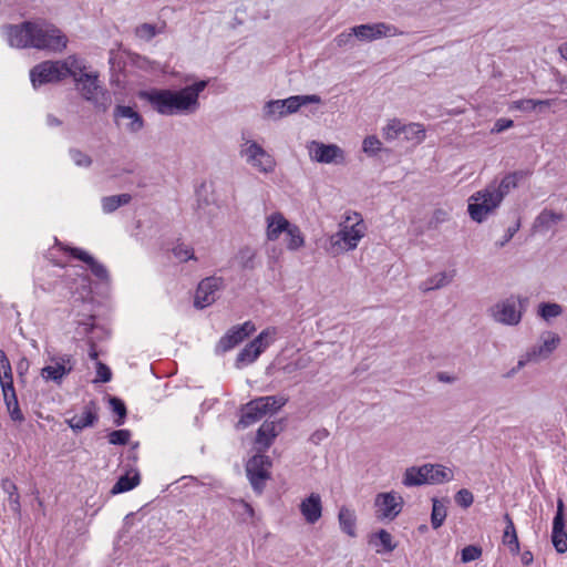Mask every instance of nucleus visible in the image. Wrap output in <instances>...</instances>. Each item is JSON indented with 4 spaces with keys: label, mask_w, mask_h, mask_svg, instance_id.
I'll return each mask as SVG.
<instances>
[{
    "label": "nucleus",
    "mask_w": 567,
    "mask_h": 567,
    "mask_svg": "<svg viewBox=\"0 0 567 567\" xmlns=\"http://www.w3.org/2000/svg\"><path fill=\"white\" fill-rule=\"evenodd\" d=\"M2 33L8 44L16 49L62 52L68 44L66 35L55 24L42 18L4 24Z\"/></svg>",
    "instance_id": "f257e3e1"
},
{
    "label": "nucleus",
    "mask_w": 567,
    "mask_h": 567,
    "mask_svg": "<svg viewBox=\"0 0 567 567\" xmlns=\"http://www.w3.org/2000/svg\"><path fill=\"white\" fill-rule=\"evenodd\" d=\"M206 86L207 81L200 80L179 90L151 89L137 95L161 115L192 114L199 109L198 97Z\"/></svg>",
    "instance_id": "f03ea898"
},
{
    "label": "nucleus",
    "mask_w": 567,
    "mask_h": 567,
    "mask_svg": "<svg viewBox=\"0 0 567 567\" xmlns=\"http://www.w3.org/2000/svg\"><path fill=\"white\" fill-rule=\"evenodd\" d=\"M365 225L361 214L352 212L347 214L340 224V229L330 236L327 251L332 256L353 250L365 233Z\"/></svg>",
    "instance_id": "7ed1b4c3"
},
{
    "label": "nucleus",
    "mask_w": 567,
    "mask_h": 567,
    "mask_svg": "<svg viewBox=\"0 0 567 567\" xmlns=\"http://www.w3.org/2000/svg\"><path fill=\"white\" fill-rule=\"evenodd\" d=\"M288 402V398L279 395L259 396L250 400L240 408V417L236 424V429L244 430L267 414L277 413Z\"/></svg>",
    "instance_id": "20e7f679"
},
{
    "label": "nucleus",
    "mask_w": 567,
    "mask_h": 567,
    "mask_svg": "<svg viewBox=\"0 0 567 567\" xmlns=\"http://www.w3.org/2000/svg\"><path fill=\"white\" fill-rule=\"evenodd\" d=\"M277 334L276 327H268L262 330L255 339L248 342L237 354L235 367H243L254 363L258 357L275 341Z\"/></svg>",
    "instance_id": "39448f33"
},
{
    "label": "nucleus",
    "mask_w": 567,
    "mask_h": 567,
    "mask_svg": "<svg viewBox=\"0 0 567 567\" xmlns=\"http://www.w3.org/2000/svg\"><path fill=\"white\" fill-rule=\"evenodd\" d=\"M271 466L272 461L266 454L258 453L248 460L246 464V473L248 481L256 494H262L267 481H269L271 477Z\"/></svg>",
    "instance_id": "423d86ee"
},
{
    "label": "nucleus",
    "mask_w": 567,
    "mask_h": 567,
    "mask_svg": "<svg viewBox=\"0 0 567 567\" xmlns=\"http://www.w3.org/2000/svg\"><path fill=\"white\" fill-rule=\"evenodd\" d=\"M97 78L96 73H89L75 84L84 100L91 102L97 110L105 112L111 105L112 99L110 93L100 85Z\"/></svg>",
    "instance_id": "0eeeda50"
},
{
    "label": "nucleus",
    "mask_w": 567,
    "mask_h": 567,
    "mask_svg": "<svg viewBox=\"0 0 567 567\" xmlns=\"http://www.w3.org/2000/svg\"><path fill=\"white\" fill-rule=\"evenodd\" d=\"M403 506V497L394 491L379 493L374 498L375 517L379 520L395 519L402 512Z\"/></svg>",
    "instance_id": "6e6552de"
},
{
    "label": "nucleus",
    "mask_w": 567,
    "mask_h": 567,
    "mask_svg": "<svg viewBox=\"0 0 567 567\" xmlns=\"http://www.w3.org/2000/svg\"><path fill=\"white\" fill-rule=\"evenodd\" d=\"M501 203L494 198L491 188L477 192L470 197L467 212L470 217L476 223H483L488 214L497 208Z\"/></svg>",
    "instance_id": "1a4fd4ad"
},
{
    "label": "nucleus",
    "mask_w": 567,
    "mask_h": 567,
    "mask_svg": "<svg viewBox=\"0 0 567 567\" xmlns=\"http://www.w3.org/2000/svg\"><path fill=\"white\" fill-rule=\"evenodd\" d=\"M62 61H43L30 70V80L34 89L64 79Z\"/></svg>",
    "instance_id": "9d476101"
},
{
    "label": "nucleus",
    "mask_w": 567,
    "mask_h": 567,
    "mask_svg": "<svg viewBox=\"0 0 567 567\" xmlns=\"http://www.w3.org/2000/svg\"><path fill=\"white\" fill-rule=\"evenodd\" d=\"M255 331L256 326L250 320L244 322L243 324L233 326L216 343L215 353L224 354L230 351L239 343H241L246 338L250 337Z\"/></svg>",
    "instance_id": "9b49d317"
},
{
    "label": "nucleus",
    "mask_w": 567,
    "mask_h": 567,
    "mask_svg": "<svg viewBox=\"0 0 567 567\" xmlns=\"http://www.w3.org/2000/svg\"><path fill=\"white\" fill-rule=\"evenodd\" d=\"M355 38L363 42H371L382 38L402 35L403 31L385 22L367 23L353 27Z\"/></svg>",
    "instance_id": "f8f14e48"
},
{
    "label": "nucleus",
    "mask_w": 567,
    "mask_h": 567,
    "mask_svg": "<svg viewBox=\"0 0 567 567\" xmlns=\"http://www.w3.org/2000/svg\"><path fill=\"white\" fill-rule=\"evenodd\" d=\"M308 152L310 158L318 163L338 165L344 162V152L336 144L311 141L308 145Z\"/></svg>",
    "instance_id": "ddd939ff"
},
{
    "label": "nucleus",
    "mask_w": 567,
    "mask_h": 567,
    "mask_svg": "<svg viewBox=\"0 0 567 567\" xmlns=\"http://www.w3.org/2000/svg\"><path fill=\"white\" fill-rule=\"evenodd\" d=\"M247 162L257 168L260 173H271L275 171L276 161L272 155L266 152L257 142L250 141L246 148L241 151Z\"/></svg>",
    "instance_id": "4468645a"
},
{
    "label": "nucleus",
    "mask_w": 567,
    "mask_h": 567,
    "mask_svg": "<svg viewBox=\"0 0 567 567\" xmlns=\"http://www.w3.org/2000/svg\"><path fill=\"white\" fill-rule=\"evenodd\" d=\"M50 364L41 370V375L47 381H53L61 384L64 377L70 374L74 368L75 361L70 354H62L50 358Z\"/></svg>",
    "instance_id": "2eb2a0df"
},
{
    "label": "nucleus",
    "mask_w": 567,
    "mask_h": 567,
    "mask_svg": "<svg viewBox=\"0 0 567 567\" xmlns=\"http://www.w3.org/2000/svg\"><path fill=\"white\" fill-rule=\"evenodd\" d=\"M223 279L217 277H207L203 279L196 289L194 306L204 309L213 305L216 300V292L221 288Z\"/></svg>",
    "instance_id": "dca6fc26"
},
{
    "label": "nucleus",
    "mask_w": 567,
    "mask_h": 567,
    "mask_svg": "<svg viewBox=\"0 0 567 567\" xmlns=\"http://www.w3.org/2000/svg\"><path fill=\"white\" fill-rule=\"evenodd\" d=\"M516 299L512 296L497 302L492 309L493 318L503 324L516 326L522 320V311L517 309Z\"/></svg>",
    "instance_id": "f3484780"
},
{
    "label": "nucleus",
    "mask_w": 567,
    "mask_h": 567,
    "mask_svg": "<svg viewBox=\"0 0 567 567\" xmlns=\"http://www.w3.org/2000/svg\"><path fill=\"white\" fill-rule=\"evenodd\" d=\"M64 251H66L72 258L78 259L86 264L87 268L92 272L94 277L103 282L110 281V274L106 267L99 262L93 256H91L87 251L78 248V247H62Z\"/></svg>",
    "instance_id": "a211bd4d"
},
{
    "label": "nucleus",
    "mask_w": 567,
    "mask_h": 567,
    "mask_svg": "<svg viewBox=\"0 0 567 567\" xmlns=\"http://www.w3.org/2000/svg\"><path fill=\"white\" fill-rule=\"evenodd\" d=\"M532 173L533 172L530 169L511 172L502 178L497 187L488 186L487 188H491V193L494 195V198L502 203L504 197L512 189L516 188L520 182L528 178Z\"/></svg>",
    "instance_id": "6ab92c4d"
},
{
    "label": "nucleus",
    "mask_w": 567,
    "mask_h": 567,
    "mask_svg": "<svg viewBox=\"0 0 567 567\" xmlns=\"http://www.w3.org/2000/svg\"><path fill=\"white\" fill-rule=\"evenodd\" d=\"M99 421V406L94 400L89 401L80 414L66 420L73 432L79 433L86 427L93 426Z\"/></svg>",
    "instance_id": "aec40b11"
},
{
    "label": "nucleus",
    "mask_w": 567,
    "mask_h": 567,
    "mask_svg": "<svg viewBox=\"0 0 567 567\" xmlns=\"http://www.w3.org/2000/svg\"><path fill=\"white\" fill-rule=\"evenodd\" d=\"M299 509L308 524H316L322 516V501L318 493H311L301 501Z\"/></svg>",
    "instance_id": "412c9836"
},
{
    "label": "nucleus",
    "mask_w": 567,
    "mask_h": 567,
    "mask_svg": "<svg viewBox=\"0 0 567 567\" xmlns=\"http://www.w3.org/2000/svg\"><path fill=\"white\" fill-rule=\"evenodd\" d=\"M113 116L116 124H118L121 118H127L130 122L125 127L130 133H137L144 127L145 122L143 116L131 106L116 105Z\"/></svg>",
    "instance_id": "4be33fe9"
},
{
    "label": "nucleus",
    "mask_w": 567,
    "mask_h": 567,
    "mask_svg": "<svg viewBox=\"0 0 567 567\" xmlns=\"http://www.w3.org/2000/svg\"><path fill=\"white\" fill-rule=\"evenodd\" d=\"M1 391H2V395H3V402H4V405L7 408L10 419L16 423H23L25 417L20 409L14 385H9L7 383L4 385V390H1Z\"/></svg>",
    "instance_id": "5701e85b"
},
{
    "label": "nucleus",
    "mask_w": 567,
    "mask_h": 567,
    "mask_svg": "<svg viewBox=\"0 0 567 567\" xmlns=\"http://www.w3.org/2000/svg\"><path fill=\"white\" fill-rule=\"evenodd\" d=\"M291 225L280 212L270 214L267 216V239L270 241L277 240L282 233H287Z\"/></svg>",
    "instance_id": "b1692460"
},
{
    "label": "nucleus",
    "mask_w": 567,
    "mask_h": 567,
    "mask_svg": "<svg viewBox=\"0 0 567 567\" xmlns=\"http://www.w3.org/2000/svg\"><path fill=\"white\" fill-rule=\"evenodd\" d=\"M278 423L275 421H265L256 433V444L259 445V450L265 452L274 443L275 439L279 434L281 429H277Z\"/></svg>",
    "instance_id": "393cba45"
},
{
    "label": "nucleus",
    "mask_w": 567,
    "mask_h": 567,
    "mask_svg": "<svg viewBox=\"0 0 567 567\" xmlns=\"http://www.w3.org/2000/svg\"><path fill=\"white\" fill-rule=\"evenodd\" d=\"M432 470V464L408 467L403 474L402 484L406 487L421 486L429 484L427 472Z\"/></svg>",
    "instance_id": "a878e982"
},
{
    "label": "nucleus",
    "mask_w": 567,
    "mask_h": 567,
    "mask_svg": "<svg viewBox=\"0 0 567 567\" xmlns=\"http://www.w3.org/2000/svg\"><path fill=\"white\" fill-rule=\"evenodd\" d=\"M369 544L375 548L378 554L392 553L398 546L386 529H380L371 534Z\"/></svg>",
    "instance_id": "bb28decb"
},
{
    "label": "nucleus",
    "mask_w": 567,
    "mask_h": 567,
    "mask_svg": "<svg viewBox=\"0 0 567 567\" xmlns=\"http://www.w3.org/2000/svg\"><path fill=\"white\" fill-rule=\"evenodd\" d=\"M559 337L555 333H548V338L539 346H536L532 351L527 352V360H537L547 358L559 344Z\"/></svg>",
    "instance_id": "cd10ccee"
},
{
    "label": "nucleus",
    "mask_w": 567,
    "mask_h": 567,
    "mask_svg": "<svg viewBox=\"0 0 567 567\" xmlns=\"http://www.w3.org/2000/svg\"><path fill=\"white\" fill-rule=\"evenodd\" d=\"M338 522L342 533L349 537L357 536V515L355 512L347 506H342L338 513Z\"/></svg>",
    "instance_id": "c85d7f7f"
},
{
    "label": "nucleus",
    "mask_w": 567,
    "mask_h": 567,
    "mask_svg": "<svg viewBox=\"0 0 567 567\" xmlns=\"http://www.w3.org/2000/svg\"><path fill=\"white\" fill-rule=\"evenodd\" d=\"M503 518L506 523V527L504 529L502 542L509 548V551L513 555H517L520 548L514 522L508 513H505Z\"/></svg>",
    "instance_id": "c756f323"
},
{
    "label": "nucleus",
    "mask_w": 567,
    "mask_h": 567,
    "mask_svg": "<svg viewBox=\"0 0 567 567\" xmlns=\"http://www.w3.org/2000/svg\"><path fill=\"white\" fill-rule=\"evenodd\" d=\"M133 474L126 472L124 475H121L117 482L113 485L111 493L113 495L128 492L136 487L141 482L140 472L134 468L132 470Z\"/></svg>",
    "instance_id": "7c9ffc66"
},
{
    "label": "nucleus",
    "mask_w": 567,
    "mask_h": 567,
    "mask_svg": "<svg viewBox=\"0 0 567 567\" xmlns=\"http://www.w3.org/2000/svg\"><path fill=\"white\" fill-rule=\"evenodd\" d=\"M564 215L551 209H543L534 220V228L540 231L548 230L554 224L561 221Z\"/></svg>",
    "instance_id": "2f4dec72"
},
{
    "label": "nucleus",
    "mask_w": 567,
    "mask_h": 567,
    "mask_svg": "<svg viewBox=\"0 0 567 567\" xmlns=\"http://www.w3.org/2000/svg\"><path fill=\"white\" fill-rule=\"evenodd\" d=\"M64 79L66 76L73 78L74 82H81L84 75L86 66L82 61L78 60L74 56H70L66 61H62Z\"/></svg>",
    "instance_id": "473e14b6"
},
{
    "label": "nucleus",
    "mask_w": 567,
    "mask_h": 567,
    "mask_svg": "<svg viewBox=\"0 0 567 567\" xmlns=\"http://www.w3.org/2000/svg\"><path fill=\"white\" fill-rule=\"evenodd\" d=\"M321 102V97L316 94L311 95H293L284 100L285 103V112L287 114H291L297 112L301 106L307 105L309 103L319 104Z\"/></svg>",
    "instance_id": "72a5a7b5"
},
{
    "label": "nucleus",
    "mask_w": 567,
    "mask_h": 567,
    "mask_svg": "<svg viewBox=\"0 0 567 567\" xmlns=\"http://www.w3.org/2000/svg\"><path fill=\"white\" fill-rule=\"evenodd\" d=\"M230 511L243 523L251 522L255 517V509L244 499H231Z\"/></svg>",
    "instance_id": "f704fd0d"
},
{
    "label": "nucleus",
    "mask_w": 567,
    "mask_h": 567,
    "mask_svg": "<svg viewBox=\"0 0 567 567\" xmlns=\"http://www.w3.org/2000/svg\"><path fill=\"white\" fill-rule=\"evenodd\" d=\"M1 487L4 493L8 494V502L10 509L17 514L21 515V503H20V495L18 493V487L16 483H13L10 478H3L1 481Z\"/></svg>",
    "instance_id": "c9c22d12"
},
{
    "label": "nucleus",
    "mask_w": 567,
    "mask_h": 567,
    "mask_svg": "<svg viewBox=\"0 0 567 567\" xmlns=\"http://www.w3.org/2000/svg\"><path fill=\"white\" fill-rule=\"evenodd\" d=\"M551 543L555 549L563 554L567 551V528L565 523H553Z\"/></svg>",
    "instance_id": "e433bc0d"
},
{
    "label": "nucleus",
    "mask_w": 567,
    "mask_h": 567,
    "mask_svg": "<svg viewBox=\"0 0 567 567\" xmlns=\"http://www.w3.org/2000/svg\"><path fill=\"white\" fill-rule=\"evenodd\" d=\"M453 471L442 464H432V470L427 472L429 484H442L452 481Z\"/></svg>",
    "instance_id": "4c0bfd02"
},
{
    "label": "nucleus",
    "mask_w": 567,
    "mask_h": 567,
    "mask_svg": "<svg viewBox=\"0 0 567 567\" xmlns=\"http://www.w3.org/2000/svg\"><path fill=\"white\" fill-rule=\"evenodd\" d=\"M132 196L126 193L120 195L105 196L101 200L102 209L105 214H111L121 206L130 204Z\"/></svg>",
    "instance_id": "58836bf2"
},
{
    "label": "nucleus",
    "mask_w": 567,
    "mask_h": 567,
    "mask_svg": "<svg viewBox=\"0 0 567 567\" xmlns=\"http://www.w3.org/2000/svg\"><path fill=\"white\" fill-rule=\"evenodd\" d=\"M554 100H535V99H522L514 101L511 105V109L518 110L522 112H533L537 107L550 106Z\"/></svg>",
    "instance_id": "ea45409f"
},
{
    "label": "nucleus",
    "mask_w": 567,
    "mask_h": 567,
    "mask_svg": "<svg viewBox=\"0 0 567 567\" xmlns=\"http://www.w3.org/2000/svg\"><path fill=\"white\" fill-rule=\"evenodd\" d=\"M7 383L9 385H14L12 368H11V363H10L6 352L2 349H0V386H1V390H4V385Z\"/></svg>",
    "instance_id": "a19ab883"
},
{
    "label": "nucleus",
    "mask_w": 567,
    "mask_h": 567,
    "mask_svg": "<svg viewBox=\"0 0 567 567\" xmlns=\"http://www.w3.org/2000/svg\"><path fill=\"white\" fill-rule=\"evenodd\" d=\"M402 134L404 135L405 140L415 144L423 142L425 138V130L423 125L419 123H410L404 125Z\"/></svg>",
    "instance_id": "79ce46f5"
},
{
    "label": "nucleus",
    "mask_w": 567,
    "mask_h": 567,
    "mask_svg": "<svg viewBox=\"0 0 567 567\" xmlns=\"http://www.w3.org/2000/svg\"><path fill=\"white\" fill-rule=\"evenodd\" d=\"M431 524L434 529L441 527L446 518V506L437 498L432 499Z\"/></svg>",
    "instance_id": "37998d69"
},
{
    "label": "nucleus",
    "mask_w": 567,
    "mask_h": 567,
    "mask_svg": "<svg viewBox=\"0 0 567 567\" xmlns=\"http://www.w3.org/2000/svg\"><path fill=\"white\" fill-rule=\"evenodd\" d=\"M287 248L289 250H298L299 248L303 247L305 245V237L299 228L298 225L292 224L289 229L287 230Z\"/></svg>",
    "instance_id": "c03bdc74"
},
{
    "label": "nucleus",
    "mask_w": 567,
    "mask_h": 567,
    "mask_svg": "<svg viewBox=\"0 0 567 567\" xmlns=\"http://www.w3.org/2000/svg\"><path fill=\"white\" fill-rule=\"evenodd\" d=\"M111 410L116 414V419L114 420V424L116 426H121L125 423V419L127 415V409L124 401L116 396H111L109 399Z\"/></svg>",
    "instance_id": "a18cd8bd"
},
{
    "label": "nucleus",
    "mask_w": 567,
    "mask_h": 567,
    "mask_svg": "<svg viewBox=\"0 0 567 567\" xmlns=\"http://www.w3.org/2000/svg\"><path fill=\"white\" fill-rule=\"evenodd\" d=\"M563 313V307L555 302H542L538 306V315L544 320L556 318Z\"/></svg>",
    "instance_id": "49530a36"
},
{
    "label": "nucleus",
    "mask_w": 567,
    "mask_h": 567,
    "mask_svg": "<svg viewBox=\"0 0 567 567\" xmlns=\"http://www.w3.org/2000/svg\"><path fill=\"white\" fill-rule=\"evenodd\" d=\"M172 251L173 255L182 262H186L188 260H197L194 254V249L190 246L185 245L183 243H178L177 245H175Z\"/></svg>",
    "instance_id": "de8ad7c7"
},
{
    "label": "nucleus",
    "mask_w": 567,
    "mask_h": 567,
    "mask_svg": "<svg viewBox=\"0 0 567 567\" xmlns=\"http://www.w3.org/2000/svg\"><path fill=\"white\" fill-rule=\"evenodd\" d=\"M95 327V316L90 315L82 320L76 321L75 332L79 337H87Z\"/></svg>",
    "instance_id": "09e8293b"
},
{
    "label": "nucleus",
    "mask_w": 567,
    "mask_h": 567,
    "mask_svg": "<svg viewBox=\"0 0 567 567\" xmlns=\"http://www.w3.org/2000/svg\"><path fill=\"white\" fill-rule=\"evenodd\" d=\"M285 103H284V100H274V101H269L267 102L266 106H265V114L267 116H274V117H284L287 114V112H285Z\"/></svg>",
    "instance_id": "8fccbe9b"
},
{
    "label": "nucleus",
    "mask_w": 567,
    "mask_h": 567,
    "mask_svg": "<svg viewBox=\"0 0 567 567\" xmlns=\"http://www.w3.org/2000/svg\"><path fill=\"white\" fill-rule=\"evenodd\" d=\"M404 128V124L401 123L400 120L393 118L388 125L383 128V136L386 141L395 140Z\"/></svg>",
    "instance_id": "3c124183"
},
{
    "label": "nucleus",
    "mask_w": 567,
    "mask_h": 567,
    "mask_svg": "<svg viewBox=\"0 0 567 567\" xmlns=\"http://www.w3.org/2000/svg\"><path fill=\"white\" fill-rule=\"evenodd\" d=\"M135 35L144 41H151L158 33L155 24L142 23L135 28Z\"/></svg>",
    "instance_id": "603ef678"
},
{
    "label": "nucleus",
    "mask_w": 567,
    "mask_h": 567,
    "mask_svg": "<svg viewBox=\"0 0 567 567\" xmlns=\"http://www.w3.org/2000/svg\"><path fill=\"white\" fill-rule=\"evenodd\" d=\"M109 443L113 445H126L131 439V431L126 429L114 430L109 436Z\"/></svg>",
    "instance_id": "864d4df0"
},
{
    "label": "nucleus",
    "mask_w": 567,
    "mask_h": 567,
    "mask_svg": "<svg viewBox=\"0 0 567 567\" xmlns=\"http://www.w3.org/2000/svg\"><path fill=\"white\" fill-rule=\"evenodd\" d=\"M482 556V548L476 545H467L461 551L462 563H470Z\"/></svg>",
    "instance_id": "5fc2aeb1"
},
{
    "label": "nucleus",
    "mask_w": 567,
    "mask_h": 567,
    "mask_svg": "<svg viewBox=\"0 0 567 567\" xmlns=\"http://www.w3.org/2000/svg\"><path fill=\"white\" fill-rule=\"evenodd\" d=\"M451 276L446 272H440L429 279V285L424 287L425 290L440 289L451 281Z\"/></svg>",
    "instance_id": "6e6d98bb"
},
{
    "label": "nucleus",
    "mask_w": 567,
    "mask_h": 567,
    "mask_svg": "<svg viewBox=\"0 0 567 567\" xmlns=\"http://www.w3.org/2000/svg\"><path fill=\"white\" fill-rule=\"evenodd\" d=\"M381 145L382 143L380 140L377 136L371 135L363 140L362 150L368 155H375L381 150Z\"/></svg>",
    "instance_id": "4d7b16f0"
},
{
    "label": "nucleus",
    "mask_w": 567,
    "mask_h": 567,
    "mask_svg": "<svg viewBox=\"0 0 567 567\" xmlns=\"http://www.w3.org/2000/svg\"><path fill=\"white\" fill-rule=\"evenodd\" d=\"M238 258L243 269H254L255 252L250 248L240 249Z\"/></svg>",
    "instance_id": "13d9d810"
},
{
    "label": "nucleus",
    "mask_w": 567,
    "mask_h": 567,
    "mask_svg": "<svg viewBox=\"0 0 567 567\" xmlns=\"http://www.w3.org/2000/svg\"><path fill=\"white\" fill-rule=\"evenodd\" d=\"M519 228H520V218H517L516 221L506 229L503 238L495 243V246L497 248H503L506 244H508L512 240V238L519 230Z\"/></svg>",
    "instance_id": "bf43d9fd"
},
{
    "label": "nucleus",
    "mask_w": 567,
    "mask_h": 567,
    "mask_svg": "<svg viewBox=\"0 0 567 567\" xmlns=\"http://www.w3.org/2000/svg\"><path fill=\"white\" fill-rule=\"evenodd\" d=\"M455 502L458 506L468 508L474 502V496L471 491L462 488L455 494Z\"/></svg>",
    "instance_id": "052dcab7"
},
{
    "label": "nucleus",
    "mask_w": 567,
    "mask_h": 567,
    "mask_svg": "<svg viewBox=\"0 0 567 567\" xmlns=\"http://www.w3.org/2000/svg\"><path fill=\"white\" fill-rule=\"evenodd\" d=\"M112 380L111 369L103 362H96V379L94 382L107 383Z\"/></svg>",
    "instance_id": "680f3d73"
},
{
    "label": "nucleus",
    "mask_w": 567,
    "mask_h": 567,
    "mask_svg": "<svg viewBox=\"0 0 567 567\" xmlns=\"http://www.w3.org/2000/svg\"><path fill=\"white\" fill-rule=\"evenodd\" d=\"M70 156L78 166L89 167L92 164L91 157L80 150L71 148Z\"/></svg>",
    "instance_id": "e2e57ef3"
},
{
    "label": "nucleus",
    "mask_w": 567,
    "mask_h": 567,
    "mask_svg": "<svg viewBox=\"0 0 567 567\" xmlns=\"http://www.w3.org/2000/svg\"><path fill=\"white\" fill-rule=\"evenodd\" d=\"M514 126V121L506 117L497 118L492 127V133H502Z\"/></svg>",
    "instance_id": "0e129e2a"
},
{
    "label": "nucleus",
    "mask_w": 567,
    "mask_h": 567,
    "mask_svg": "<svg viewBox=\"0 0 567 567\" xmlns=\"http://www.w3.org/2000/svg\"><path fill=\"white\" fill-rule=\"evenodd\" d=\"M353 37L355 35L353 33V28H351L349 32H342L338 34L334 39V42L337 47L342 48L349 44L352 41Z\"/></svg>",
    "instance_id": "69168bd1"
},
{
    "label": "nucleus",
    "mask_w": 567,
    "mask_h": 567,
    "mask_svg": "<svg viewBox=\"0 0 567 567\" xmlns=\"http://www.w3.org/2000/svg\"><path fill=\"white\" fill-rule=\"evenodd\" d=\"M565 504L561 498L557 499V511L554 516L553 523H565Z\"/></svg>",
    "instance_id": "338daca9"
},
{
    "label": "nucleus",
    "mask_w": 567,
    "mask_h": 567,
    "mask_svg": "<svg viewBox=\"0 0 567 567\" xmlns=\"http://www.w3.org/2000/svg\"><path fill=\"white\" fill-rule=\"evenodd\" d=\"M138 445H140L138 442L133 443L126 453V458L132 464H135L138 460V454H137Z\"/></svg>",
    "instance_id": "774afa93"
}]
</instances>
